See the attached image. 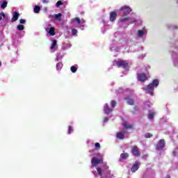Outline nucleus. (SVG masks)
<instances>
[{"instance_id":"47","label":"nucleus","mask_w":178,"mask_h":178,"mask_svg":"<svg viewBox=\"0 0 178 178\" xmlns=\"http://www.w3.org/2000/svg\"><path fill=\"white\" fill-rule=\"evenodd\" d=\"M165 178H170V175H167Z\"/></svg>"},{"instance_id":"25","label":"nucleus","mask_w":178,"mask_h":178,"mask_svg":"<svg viewBox=\"0 0 178 178\" xmlns=\"http://www.w3.org/2000/svg\"><path fill=\"white\" fill-rule=\"evenodd\" d=\"M16 30H17V31H23V30H24V25L22 24H18L16 27Z\"/></svg>"},{"instance_id":"44","label":"nucleus","mask_w":178,"mask_h":178,"mask_svg":"<svg viewBox=\"0 0 178 178\" xmlns=\"http://www.w3.org/2000/svg\"><path fill=\"white\" fill-rule=\"evenodd\" d=\"M17 35H19V37H22V32H16Z\"/></svg>"},{"instance_id":"12","label":"nucleus","mask_w":178,"mask_h":178,"mask_svg":"<svg viewBox=\"0 0 178 178\" xmlns=\"http://www.w3.org/2000/svg\"><path fill=\"white\" fill-rule=\"evenodd\" d=\"M50 51L52 54H54L56 51H58V41L56 40H52L50 46Z\"/></svg>"},{"instance_id":"51","label":"nucleus","mask_w":178,"mask_h":178,"mask_svg":"<svg viewBox=\"0 0 178 178\" xmlns=\"http://www.w3.org/2000/svg\"><path fill=\"white\" fill-rule=\"evenodd\" d=\"M129 173H130V170L129 171Z\"/></svg>"},{"instance_id":"34","label":"nucleus","mask_w":178,"mask_h":178,"mask_svg":"<svg viewBox=\"0 0 178 178\" xmlns=\"http://www.w3.org/2000/svg\"><path fill=\"white\" fill-rule=\"evenodd\" d=\"M72 132H73V127L69 126L68 127L67 134H72Z\"/></svg>"},{"instance_id":"14","label":"nucleus","mask_w":178,"mask_h":178,"mask_svg":"<svg viewBox=\"0 0 178 178\" xmlns=\"http://www.w3.org/2000/svg\"><path fill=\"white\" fill-rule=\"evenodd\" d=\"M49 19H54L58 22H60L62 20V13L54 14L49 15Z\"/></svg>"},{"instance_id":"39","label":"nucleus","mask_w":178,"mask_h":178,"mask_svg":"<svg viewBox=\"0 0 178 178\" xmlns=\"http://www.w3.org/2000/svg\"><path fill=\"white\" fill-rule=\"evenodd\" d=\"M145 138H151V137H152V134H151L149 133H147L145 134Z\"/></svg>"},{"instance_id":"24","label":"nucleus","mask_w":178,"mask_h":178,"mask_svg":"<svg viewBox=\"0 0 178 178\" xmlns=\"http://www.w3.org/2000/svg\"><path fill=\"white\" fill-rule=\"evenodd\" d=\"M123 126L125 129H131V127H133V125L131 124H129L127 121L123 122Z\"/></svg>"},{"instance_id":"10","label":"nucleus","mask_w":178,"mask_h":178,"mask_svg":"<svg viewBox=\"0 0 178 178\" xmlns=\"http://www.w3.org/2000/svg\"><path fill=\"white\" fill-rule=\"evenodd\" d=\"M137 79L138 81H140L141 83H144V81H147V80H148L147 74H145V73L140 72H138L137 74Z\"/></svg>"},{"instance_id":"49","label":"nucleus","mask_w":178,"mask_h":178,"mask_svg":"<svg viewBox=\"0 0 178 178\" xmlns=\"http://www.w3.org/2000/svg\"><path fill=\"white\" fill-rule=\"evenodd\" d=\"M147 69H149V66H147Z\"/></svg>"},{"instance_id":"17","label":"nucleus","mask_w":178,"mask_h":178,"mask_svg":"<svg viewBox=\"0 0 178 178\" xmlns=\"http://www.w3.org/2000/svg\"><path fill=\"white\" fill-rule=\"evenodd\" d=\"M172 156H174V161H175L176 163H178V147L173 149Z\"/></svg>"},{"instance_id":"27","label":"nucleus","mask_w":178,"mask_h":178,"mask_svg":"<svg viewBox=\"0 0 178 178\" xmlns=\"http://www.w3.org/2000/svg\"><path fill=\"white\" fill-rule=\"evenodd\" d=\"M154 116H155V112L149 111L148 119L149 120H152V119H154Z\"/></svg>"},{"instance_id":"28","label":"nucleus","mask_w":178,"mask_h":178,"mask_svg":"<svg viewBox=\"0 0 178 178\" xmlns=\"http://www.w3.org/2000/svg\"><path fill=\"white\" fill-rule=\"evenodd\" d=\"M116 137L120 140H123V138H124V134H122V132H118L116 134Z\"/></svg>"},{"instance_id":"40","label":"nucleus","mask_w":178,"mask_h":178,"mask_svg":"<svg viewBox=\"0 0 178 178\" xmlns=\"http://www.w3.org/2000/svg\"><path fill=\"white\" fill-rule=\"evenodd\" d=\"M26 23V19H19V24H24Z\"/></svg>"},{"instance_id":"11","label":"nucleus","mask_w":178,"mask_h":178,"mask_svg":"<svg viewBox=\"0 0 178 178\" xmlns=\"http://www.w3.org/2000/svg\"><path fill=\"white\" fill-rule=\"evenodd\" d=\"M165 140L163 139H161L158 143H157V145H156V149L157 151H162V149H163V148H165Z\"/></svg>"},{"instance_id":"6","label":"nucleus","mask_w":178,"mask_h":178,"mask_svg":"<svg viewBox=\"0 0 178 178\" xmlns=\"http://www.w3.org/2000/svg\"><path fill=\"white\" fill-rule=\"evenodd\" d=\"M44 29L47 33V37H54L56 34L55 32V26H53L49 22H45Z\"/></svg>"},{"instance_id":"5","label":"nucleus","mask_w":178,"mask_h":178,"mask_svg":"<svg viewBox=\"0 0 178 178\" xmlns=\"http://www.w3.org/2000/svg\"><path fill=\"white\" fill-rule=\"evenodd\" d=\"M72 27L75 29H80V30H84L86 29V20L84 19H80L79 17L73 18L71 20Z\"/></svg>"},{"instance_id":"7","label":"nucleus","mask_w":178,"mask_h":178,"mask_svg":"<svg viewBox=\"0 0 178 178\" xmlns=\"http://www.w3.org/2000/svg\"><path fill=\"white\" fill-rule=\"evenodd\" d=\"M111 108H109V106H108V104H105L104 105V111L106 115H109L113 111L115 106H116V101L112 100L111 102Z\"/></svg>"},{"instance_id":"23","label":"nucleus","mask_w":178,"mask_h":178,"mask_svg":"<svg viewBox=\"0 0 178 178\" xmlns=\"http://www.w3.org/2000/svg\"><path fill=\"white\" fill-rule=\"evenodd\" d=\"M72 47V44H69V43H64L62 46V49H64V51H65L66 49H69V48Z\"/></svg>"},{"instance_id":"31","label":"nucleus","mask_w":178,"mask_h":178,"mask_svg":"<svg viewBox=\"0 0 178 178\" xmlns=\"http://www.w3.org/2000/svg\"><path fill=\"white\" fill-rule=\"evenodd\" d=\"M71 33L72 35H73L74 37H77V33H79V31L76 29H72Z\"/></svg>"},{"instance_id":"2","label":"nucleus","mask_w":178,"mask_h":178,"mask_svg":"<svg viewBox=\"0 0 178 178\" xmlns=\"http://www.w3.org/2000/svg\"><path fill=\"white\" fill-rule=\"evenodd\" d=\"M131 10V7L127 5H124L120 8V11L122 12V15L118 22L119 26H121V27H124V29H125V27H127L129 24L136 23V19H131L127 17L128 15H130Z\"/></svg>"},{"instance_id":"42","label":"nucleus","mask_w":178,"mask_h":178,"mask_svg":"<svg viewBox=\"0 0 178 178\" xmlns=\"http://www.w3.org/2000/svg\"><path fill=\"white\" fill-rule=\"evenodd\" d=\"M42 3H49V0H42Z\"/></svg>"},{"instance_id":"18","label":"nucleus","mask_w":178,"mask_h":178,"mask_svg":"<svg viewBox=\"0 0 178 178\" xmlns=\"http://www.w3.org/2000/svg\"><path fill=\"white\" fill-rule=\"evenodd\" d=\"M131 152L134 156H140V149L135 146L132 148Z\"/></svg>"},{"instance_id":"20","label":"nucleus","mask_w":178,"mask_h":178,"mask_svg":"<svg viewBox=\"0 0 178 178\" xmlns=\"http://www.w3.org/2000/svg\"><path fill=\"white\" fill-rule=\"evenodd\" d=\"M102 23L104 24V28L102 29V34H105L106 32V28L108 27V23H109V21L106 22L105 19H102Z\"/></svg>"},{"instance_id":"48","label":"nucleus","mask_w":178,"mask_h":178,"mask_svg":"<svg viewBox=\"0 0 178 178\" xmlns=\"http://www.w3.org/2000/svg\"><path fill=\"white\" fill-rule=\"evenodd\" d=\"M2 66V61H0V67Z\"/></svg>"},{"instance_id":"45","label":"nucleus","mask_w":178,"mask_h":178,"mask_svg":"<svg viewBox=\"0 0 178 178\" xmlns=\"http://www.w3.org/2000/svg\"><path fill=\"white\" fill-rule=\"evenodd\" d=\"M145 56V55H141V56H138V58H139V59H143V58H144Z\"/></svg>"},{"instance_id":"41","label":"nucleus","mask_w":178,"mask_h":178,"mask_svg":"<svg viewBox=\"0 0 178 178\" xmlns=\"http://www.w3.org/2000/svg\"><path fill=\"white\" fill-rule=\"evenodd\" d=\"M108 120V118L107 117L104 118V119L103 120L104 124H105V123H107Z\"/></svg>"},{"instance_id":"15","label":"nucleus","mask_w":178,"mask_h":178,"mask_svg":"<svg viewBox=\"0 0 178 178\" xmlns=\"http://www.w3.org/2000/svg\"><path fill=\"white\" fill-rule=\"evenodd\" d=\"M167 129L168 131L165 132V134H169L170 138H172L173 136H172V135L175 134V133H176L175 128L172 126H169V127H168Z\"/></svg>"},{"instance_id":"29","label":"nucleus","mask_w":178,"mask_h":178,"mask_svg":"<svg viewBox=\"0 0 178 178\" xmlns=\"http://www.w3.org/2000/svg\"><path fill=\"white\" fill-rule=\"evenodd\" d=\"M70 70L72 73H76L77 72V65L71 66Z\"/></svg>"},{"instance_id":"30","label":"nucleus","mask_w":178,"mask_h":178,"mask_svg":"<svg viewBox=\"0 0 178 178\" xmlns=\"http://www.w3.org/2000/svg\"><path fill=\"white\" fill-rule=\"evenodd\" d=\"M6 6H8V1L4 0L1 4V9H5Z\"/></svg>"},{"instance_id":"50","label":"nucleus","mask_w":178,"mask_h":178,"mask_svg":"<svg viewBox=\"0 0 178 178\" xmlns=\"http://www.w3.org/2000/svg\"><path fill=\"white\" fill-rule=\"evenodd\" d=\"M177 1V3H178V0H176Z\"/></svg>"},{"instance_id":"8","label":"nucleus","mask_w":178,"mask_h":178,"mask_svg":"<svg viewBox=\"0 0 178 178\" xmlns=\"http://www.w3.org/2000/svg\"><path fill=\"white\" fill-rule=\"evenodd\" d=\"M118 67H122L125 70H129V61L124 60H120L115 62Z\"/></svg>"},{"instance_id":"43","label":"nucleus","mask_w":178,"mask_h":178,"mask_svg":"<svg viewBox=\"0 0 178 178\" xmlns=\"http://www.w3.org/2000/svg\"><path fill=\"white\" fill-rule=\"evenodd\" d=\"M14 44H15V45H17L18 44H20V40H15L14 41Z\"/></svg>"},{"instance_id":"13","label":"nucleus","mask_w":178,"mask_h":178,"mask_svg":"<svg viewBox=\"0 0 178 178\" xmlns=\"http://www.w3.org/2000/svg\"><path fill=\"white\" fill-rule=\"evenodd\" d=\"M140 165H141V163H140V161H135L134 164L131 168V172H132V173L137 172V170H138V168H140Z\"/></svg>"},{"instance_id":"38","label":"nucleus","mask_w":178,"mask_h":178,"mask_svg":"<svg viewBox=\"0 0 178 178\" xmlns=\"http://www.w3.org/2000/svg\"><path fill=\"white\" fill-rule=\"evenodd\" d=\"M95 148L96 149H99L101 148V145L99 144V143H96L95 144Z\"/></svg>"},{"instance_id":"16","label":"nucleus","mask_w":178,"mask_h":178,"mask_svg":"<svg viewBox=\"0 0 178 178\" xmlns=\"http://www.w3.org/2000/svg\"><path fill=\"white\" fill-rule=\"evenodd\" d=\"M19 16H20V14H19L18 12L14 11L13 13V18L11 19V22L14 23V22H17L19 20Z\"/></svg>"},{"instance_id":"26","label":"nucleus","mask_w":178,"mask_h":178,"mask_svg":"<svg viewBox=\"0 0 178 178\" xmlns=\"http://www.w3.org/2000/svg\"><path fill=\"white\" fill-rule=\"evenodd\" d=\"M40 10H41V7L40 6H35L33 8L34 13H40Z\"/></svg>"},{"instance_id":"52","label":"nucleus","mask_w":178,"mask_h":178,"mask_svg":"<svg viewBox=\"0 0 178 178\" xmlns=\"http://www.w3.org/2000/svg\"><path fill=\"white\" fill-rule=\"evenodd\" d=\"M177 138H178V136H177Z\"/></svg>"},{"instance_id":"19","label":"nucleus","mask_w":178,"mask_h":178,"mask_svg":"<svg viewBox=\"0 0 178 178\" xmlns=\"http://www.w3.org/2000/svg\"><path fill=\"white\" fill-rule=\"evenodd\" d=\"M116 17H118V13H116V12L113 11L110 13V22H115V20H116Z\"/></svg>"},{"instance_id":"3","label":"nucleus","mask_w":178,"mask_h":178,"mask_svg":"<svg viewBox=\"0 0 178 178\" xmlns=\"http://www.w3.org/2000/svg\"><path fill=\"white\" fill-rule=\"evenodd\" d=\"M171 58L175 67L178 68V41L171 47Z\"/></svg>"},{"instance_id":"35","label":"nucleus","mask_w":178,"mask_h":178,"mask_svg":"<svg viewBox=\"0 0 178 178\" xmlns=\"http://www.w3.org/2000/svg\"><path fill=\"white\" fill-rule=\"evenodd\" d=\"M60 5H63V1H62L60 0L57 1L56 3V8H59V6H60Z\"/></svg>"},{"instance_id":"33","label":"nucleus","mask_w":178,"mask_h":178,"mask_svg":"<svg viewBox=\"0 0 178 178\" xmlns=\"http://www.w3.org/2000/svg\"><path fill=\"white\" fill-rule=\"evenodd\" d=\"M168 29H169L170 30V29L175 30V29H177V26H176V25H172V24L168 25Z\"/></svg>"},{"instance_id":"1","label":"nucleus","mask_w":178,"mask_h":178,"mask_svg":"<svg viewBox=\"0 0 178 178\" xmlns=\"http://www.w3.org/2000/svg\"><path fill=\"white\" fill-rule=\"evenodd\" d=\"M114 38L110 44V49L112 52H119L121 48L126 49L129 45V38L126 35H121L120 32H115L113 35Z\"/></svg>"},{"instance_id":"36","label":"nucleus","mask_w":178,"mask_h":178,"mask_svg":"<svg viewBox=\"0 0 178 178\" xmlns=\"http://www.w3.org/2000/svg\"><path fill=\"white\" fill-rule=\"evenodd\" d=\"M5 17H6V15H5V13H0V22H1V20H2V19H5Z\"/></svg>"},{"instance_id":"37","label":"nucleus","mask_w":178,"mask_h":178,"mask_svg":"<svg viewBox=\"0 0 178 178\" xmlns=\"http://www.w3.org/2000/svg\"><path fill=\"white\" fill-rule=\"evenodd\" d=\"M63 58V56H59V54H56V62H58Z\"/></svg>"},{"instance_id":"32","label":"nucleus","mask_w":178,"mask_h":178,"mask_svg":"<svg viewBox=\"0 0 178 178\" xmlns=\"http://www.w3.org/2000/svg\"><path fill=\"white\" fill-rule=\"evenodd\" d=\"M63 67V64L62 63H58L56 64V70H60Z\"/></svg>"},{"instance_id":"4","label":"nucleus","mask_w":178,"mask_h":178,"mask_svg":"<svg viewBox=\"0 0 178 178\" xmlns=\"http://www.w3.org/2000/svg\"><path fill=\"white\" fill-rule=\"evenodd\" d=\"M159 86V81L158 79H154L147 86L143 87V90L146 92V94H149V95L152 96L154 95V90Z\"/></svg>"},{"instance_id":"9","label":"nucleus","mask_w":178,"mask_h":178,"mask_svg":"<svg viewBox=\"0 0 178 178\" xmlns=\"http://www.w3.org/2000/svg\"><path fill=\"white\" fill-rule=\"evenodd\" d=\"M147 33H148V31H147V29L145 28H143L138 31L137 37L138 38H146Z\"/></svg>"},{"instance_id":"22","label":"nucleus","mask_w":178,"mask_h":178,"mask_svg":"<svg viewBox=\"0 0 178 178\" xmlns=\"http://www.w3.org/2000/svg\"><path fill=\"white\" fill-rule=\"evenodd\" d=\"M127 158H129V154L127 153L121 154L120 157V162H122V161H124V159H127Z\"/></svg>"},{"instance_id":"21","label":"nucleus","mask_w":178,"mask_h":178,"mask_svg":"<svg viewBox=\"0 0 178 178\" xmlns=\"http://www.w3.org/2000/svg\"><path fill=\"white\" fill-rule=\"evenodd\" d=\"M124 99L127 101V104H128V105H134V99H133L131 97H127L124 98Z\"/></svg>"},{"instance_id":"46","label":"nucleus","mask_w":178,"mask_h":178,"mask_svg":"<svg viewBox=\"0 0 178 178\" xmlns=\"http://www.w3.org/2000/svg\"><path fill=\"white\" fill-rule=\"evenodd\" d=\"M44 12H47L48 11V8L47 7H44Z\"/></svg>"}]
</instances>
